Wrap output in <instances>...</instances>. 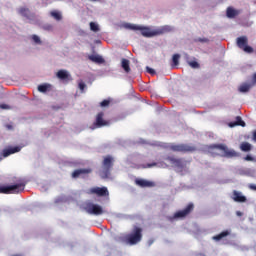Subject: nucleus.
Wrapping results in <instances>:
<instances>
[{
    "label": "nucleus",
    "instance_id": "nucleus-32",
    "mask_svg": "<svg viewBox=\"0 0 256 256\" xmlns=\"http://www.w3.org/2000/svg\"><path fill=\"white\" fill-rule=\"evenodd\" d=\"M90 30L93 32H98L99 31V26L95 22L90 23Z\"/></svg>",
    "mask_w": 256,
    "mask_h": 256
},
{
    "label": "nucleus",
    "instance_id": "nucleus-39",
    "mask_svg": "<svg viewBox=\"0 0 256 256\" xmlns=\"http://www.w3.org/2000/svg\"><path fill=\"white\" fill-rule=\"evenodd\" d=\"M245 161L253 162L254 158L252 156L248 155V156L245 157Z\"/></svg>",
    "mask_w": 256,
    "mask_h": 256
},
{
    "label": "nucleus",
    "instance_id": "nucleus-9",
    "mask_svg": "<svg viewBox=\"0 0 256 256\" xmlns=\"http://www.w3.org/2000/svg\"><path fill=\"white\" fill-rule=\"evenodd\" d=\"M86 212L91 215H102L104 214V210H102L101 205L88 203L86 204Z\"/></svg>",
    "mask_w": 256,
    "mask_h": 256
},
{
    "label": "nucleus",
    "instance_id": "nucleus-40",
    "mask_svg": "<svg viewBox=\"0 0 256 256\" xmlns=\"http://www.w3.org/2000/svg\"><path fill=\"white\" fill-rule=\"evenodd\" d=\"M248 188L252 191H256V184H248Z\"/></svg>",
    "mask_w": 256,
    "mask_h": 256
},
{
    "label": "nucleus",
    "instance_id": "nucleus-43",
    "mask_svg": "<svg viewBox=\"0 0 256 256\" xmlns=\"http://www.w3.org/2000/svg\"><path fill=\"white\" fill-rule=\"evenodd\" d=\"M6 129L7 130H14V126L10 125V124H7L6 125Z\"/></svg>",
    "mask_w": 256,
    "mask_h": 256
},
{
    "label": "nucleus",
    "instance_id": "nucleus-31",
    "mask_svg": "<svg viewBox=\"0 0 256 256\" xmlns=\"http://www.w3.org/2000/svg\"><path fill=\"white\" fill-rule=\"evenodd\" d=\"M166 161H169L170 164H173V163L181 162L182 159H177V158H175V157L169 156V157H166Z\"/></svg>",
    "mask_w": 256,
    "mask_h": 256
},
{
    "label": "nucleus",
    "instance_id": "nucleus-26",
    "mask_svg": "<svg viewBox=\"0 0 256 256\" xmlns=\"http://www.w3.org/2000/svg\"><path fill=\"white\" fill-rule=\"evenodd\" d=\"M240 150H242L243 152H250L251 151V144L248 142H243L240 145Z\"/></svg>",
    "mask_w": 256,
    "mask_h": 256
},
{
    "label": "nucleus",
    "instance_id": "nucleus-25",
    "mask_svg": "<svg viewBox=\"0 0 256 256\" xmlns=\"http://www.w3.org/2000/svg\"><path fill=\"white\" fill-rule=\"evenodd\" d=\"M50 87V84H42L37 87V91H39L40 93H46L47 91H49Z\"/></svg>",
    "mask_w": 256,
    "mask_h": 256
},
{
    "label": "nucleus",
    "instance_id": "nucleus-13",
    "mask_svg": "<svg viewBox=\"0 0 256 256\" xmlns=\"http://www.w3.org/2000/svg\"><path fill=\"white\" fill-rule=\"evenodd\" d=\"M137 31H140V34H142L143 37H154L158 35V32L156 31H151L148 27H142L138 29Z\"/></svg>",
    "mask_w": 256,
    "mask_h": 256
},
{
    "label": "nucleus",
    "instance_id": "nucleus-41",
    "mask_svg": "<svg viewBox=\"0 0 256 256\" xmlns=\"http://www.w3.org/2000/svg\"><path fill=\"white\" fill-rule=\"evenodd\" d=\"M0 108L1 109H10V107L7 104H1Z\"/></svg>",
    "mask_w": 256,
    "mask_h": 256
},
{
    "label": "nucleus",
    "instance_id": "nucleus-28",
    "mask_svg": "<svg viewBox=\"0 0 256 256\" xmlns=\"http://www.w3.org/2000/svg\"><path fill=\"white\" fill-rule=\"evenodd\" d=\"M50 16H52L56 21H60L62 19L61 13L58 11L50 12Z\"/></svg>",
    "mask_w": 256,
    "mask_h": 256
},
{
    "label": "nucleus",
    "instance_id": "nucleus-19",
    "mask_svg": "<svg viewBox=\"0 0 256 256\" xmlns=\"http://www.w3.org/2000/svg\"><path fill=\"white\" fill-rule=\"evenodd\" d=\"M158 166L159 168H167L168 165L165 162H153V163H148L145 166H143V169H148V168H153Z\"/></svg>",
    "mask_w": 256,
    "mask_h": 256
},
{
    "label": "nucleus",
    "instance_id": "nucleus-22",
    "mask_svg": "<svg viewBox=\"0 0 256 256\" xmlns=\"http://www.w3.org/2000/svg\"><path fill=\"white\" fill-rule=\"evenodd\" d=\"M121 68H123L125 73L131 72V68L129 67V60L128 59H122L121 60Z\"/></svg>",
    "mask_w": 256,
    "mask_h": 256
},
{
    "label": "nucleus",
    "instance_id": "nucleus-48",
    "mask_svg": "<svg viewBox=\"0 0 256 256\" xmlns=\"http://www.w3.org/2000/svg\"><path fill=\"white\" fill-rule=\"evenodd\" d=\"M92 1H97V0H92Z\"/></svg>",
    "mask_w": 256,
    "mask_h": 256
},
{
    "label": "nucleus",
    "instance_id": "nucleus-34",
    "mask_svg": "<svg viewBox=\"0 0 256 256\" xmlns=\"http://www.w3.org/2000/svg\"><path fill=\"white\" fill-rule=\"evenodd\" d=\"M31 38H32V41H34V43L39 44V45L42 44L41 38H39V36L32 35Z\"/></svg>",
    "mask_w": 256,
    "mask_h": 256
},
{
    "label": "nucleus",
    "instance_id": "nucleus-38",
    "mask_svg": "<svg viewBox=\"0 0 256 256\" xmlns=\"http://www.w3.org/2000/svg\"><path fill=\"white\" fill-rule=\"evenodd\" d=\"M147 72L150 73V75H155V70L147 66Z\"/></svg>",
    "mask_w": 256,
    "mask_h": 256
},
{
    "label": "nucleus",
    "instance_id": "nucleus-37",
    "mask_svg": "<svg viewBox=\"0 0 256 256\" xmlns=\"http://www.w3.org/2000/svg\"><path fill=\"white\" fill-rule=\"evenodd\" d=\"M42 29H44V31H53V26L48 24V25H44V27H42Z\"/></svg>",
    "mask_w": 256,
    "mask_h": 256
},
{
    "label": "nucleus",
    "instance_id": "nucleus-45",
    "mask_svg": "<svg viewBox=\"0 0 256 256\" xmlns=\"http://www.w3.org/2000/svg\"><path fill=\"white\" fill-rule=\"evenodd\" d=\"M200 42L206 43L207 39H200Z\"/></svg>",
    "mask_w": 256,
    "mask_h": 256
},
{
    "label": "nucleus",
    "instance_id": "nucleus-14",
    "mask_svg": "<svg viewBox=\"0 0 256 256\" xmlns=\"http://www.w3.org/2000/svg\"><path fill=\"white\" fill-rule=\"evenodd\" d=\"M21 151V148L20 147H12V148H9V149H4L2 150V157L6 158V157H9L11 156L12 154H16V153H19Z\"/></svg>",
    "mask_w": 256,
    "mask_h": 256
},
{
    "label": "nucleus",
    "instance_id": "nucleus-24",
    "mask_svg": "<svg viewBox=\"0 0 256 256\" xmlns=\"http://www.w3.org/2000/svg\"><path fill=\"white\" fill-rule=\"evenodd\" d=\"M18 14L22 15L23 17L30 18V9L22 7L18 9Z\"/></svg>",
    "mask_w": 256,
    "mask_h": 256
},
{
    "label": "nucleus",
    "instance_id": "nucleus-44",
    "mask_svg": "<svg viewBox=\"0 0 256 256\" xmlns=\"http://www.w3.org/2000/svg\"><path fill=\"white\" fill-rule=\"evenodd\" d=\"M253 140L256 141V131L253 133Z\"/></svg>",
    "mask_w": 256,
    "mask_h": 256
},
{
    "label": "nucleus",
    "instance_id": "nucleus-17",
    "mask_svg": "<svg viewBox=\"0 0 256 256\" xmlns=\"http://www.w3.org/2000/svg\"><path fill=\"white\" fill-rule=\"evenodd\" d=\"M228 125L230 128L246 126L245 122L242 120V117L240 116L235 117V122H230Z\"/></svg>",
    "mask_w": 256,
    "mask_h": 256
},
{
    "label": "nucleus",
    "instance_id": "nucleus-46",
    "mask_svg": "<svg viewBox=\"0 0 256 256\" xmlns=\"http://www.w3.org/2000/svg\"><path fill=\"white\" fill-rule=\"evenodd\" d=\"M12 256H23L22 254H15V255H12Z\"/></svg>",
    "mask_w": 256,
    "mask_h": 256
},
{
    "label": "nucleus",
    "instance_id": "nucleus-21",
    "mask_svg": "<svg viewBox=\"0 0 256 256\" xmlns=\"http://www.w3.org/2000/svg\"><path fill=\"white\" fill-rule=\"evenodd\" d=\"M256 84H248V83H243L242 85H240V87H238V92H242V93H247L250 91L251 87L255 86Z\"/></svg>",
    "mask_w": 256,
    "mask_h": 256
},
{
    "label": "nucleus",
    "instance_id": "nucleus-30",
    "mask_svg": "<svg viewBox=\"0 0 256 256\" xmlns=\"http://www.w3.org/2000/svg\"><path fill=\"white\" fill-rule=\"evenodd\" d=\"M188 65L192 69H199L200 68L199 63H197L196 61H188Z\"/></svg>",
    "mask_w": 256,
    "mask_h": 256
},
{
    "label": "nucleus",
    "instance_id": "nucleus-23",
    "mask_svg": "<svg viewBox=\"0 0 256 256\" xmlns=\"http://www.w3.org/2000/svg\"><path fill=\"white\" fill-rule=\"evenodd\" d=\"M227 236H229V231H223L221 233H219L218 235L213 236V240L215 241H221V239L226 238Z\"/></svg>",
    "mask_w": 256,
    "mask_h": 256
},
{
    "label": "nucleus",
    "instance_id": "nucleus-16",
    "mask_svg": "<svg viewBox=\"0 0 256 256\" xmlns=\"http://www.w3.org/2000/svg\"><path fill=\"white\" fill-rule=\"evenodd\" d=\"M240 11L235 10L233 7H227L226 9V17L229 19H234L235 17L239 16Z\"/></svg>",
    "mask_w": 256,
    "mask_h": 256
},
{
    "label": "nucleus",
    "instance_id": "nucleus-47",
    "mask_svg": "<svg viewBox=\"0 0 256 256\" xmlns=\"http://www.w3.org/2000/svg\"><path fill=\"white\" fill-rule=\"evenodd\" d=\"M237 215H238V216H240V215H241V213H240V212H237Z\"/></svg>",
    "mask_w": 256,
    "mask_h": 256
},
{
    "label": "nucleus",
    "instance_id": "nucleus-4",
    "mask_svg": "<svg viewBox=\"0 0 256 256\" xmlns=\"http://www.w3.org/2000/svg\"><path fill=\"white\" fill-rule=\"evenodd\" d=\"M210 149L222 151L223 157H226L229 159L239 157V154L237 152H235V150L227 148V146L224 144L212 145V146H210Z\"/></svg>",
    "mask_w": 256,
    "mask_h": 256
},
{
    "label": "nucleus",
    "instance_id": "nucleus-36",
    "mask_svg": "<svg viewBox=\"0 0 256 256\" xmlns=\"http://www.w3.org/2000/svg\"><path fill=\"white\" fill-rule=\"evenodd\" d=\"M172 165H174L175 167H177L178 169H183V161H177L176 163H172Z\"/></svg>",
    "mask_w": 256,
    "mask_h": 256
},
{
    "label": "nucleus",
    "instance_id": "nucleus-11",
    "mask_svg": "<svg viewBox=\"0 0 256 256\" xmlns=\"http://www.w3.org/2000/svg\"><path fill=\"white\" fill-rule=\"evenodd\" d=\"M230 199L234 200L236 203H246L247 202V196H244L242 192H239L237 190L232 191V196H230Z\"/></svg>",
    "mask_w": 256,
    "mask_h": 256
},
{
    "label": "nucleus",
    "instance_id": "nucleus-1",
    "mask_svg": "<svg viewBox=\"0 0 256 256\" xmlns=\"http://www.w3.org/2000/svg\"><path fill=\"white\" fill-rule=\"evenodd\" d=\"M118 239L126 245H137L140 243V241H142V228L134 226L131 233L120 236Z\"/></svg>",
    "mask_w": 256,
    "mask_h": 256
},
{
    "label": "nucleus",
    "instance_id": "nucleus-6",
    "mask_svg": "<svg viewBox=\"0 0 256 256\" xmlns=\"http://www.w3.org/2000/svg\"><path fill=\"white\" fill-rule=\"evenodd\" d=\"M110 125V121L104 120V113L99 112L98 115H96V119L94 120L93 125L90 126L91 130H96L98 128L107 127Z\"/></svg>",
    "mask_w": 256,
    "mask_h": 256
},
{
    "label": "nucleus",
    "instance_id": "nucleus-8",
    "mask_svg": "<svg viewBox=\"0 0 256 256\" xmlns=\"http://www.w3.org/2000/svg\"><path fill=\"white\" fill-rule=\"evenodd\" d=\"M87 194L98 197H109V190H107V187H93L88 190Z\"/></svg>",
    "mask_w": 256,
    "mask_h": 256
},
{
    "label": "nucleus",
    "instance_id": "nucleus-7",
    "mask_svg": "<svg viewBox=\"0 0 256 256\" xmlns=\"http://www.w3.org/2000/svg\"><path fill=\"white\" fill-rule=\"evenodd\" d=\"M237 47L242 49L243 52L251 54L253 53V48L248 46V38L247 36H242L237 38Z\"/></svg>",
    "mask_w": 256,
    "mask_h": 256
},
{
    "label": "nucleus",
    "instance_id": "nucleus-18",
    "mask_svg": "<svg viewBox=\"0 0 256 256\" xmlns=\"http://www.w3.org/2000/svg\"><path fill=\"white\" fill-rule=\"evenodd\" d=\"M56 77L60 80H70L71 76L69 75L68 71L60 70L56 73Z\"/></svg>",
    "mask_w": 256,
    "mask_h": 256
},
{
    "label": "nucleus",
    "instance_id": "nucleus-20",
    "mask_svg": "<svg viewBox=\"0 0 256 256\" xmlns=\"http://www.w3.org/2000/svg\"><path fill=\"white\" fill-rule=\"evenodd\" d=\"M88 60L96 64H103L105 62L104 58H102V56L99 55H90L88 56Z\"/></svg>",
    "mask_w": 256,
    "mask_h": 256
},
{
    "label": "nucleus",
    "instance_id": "nucleus-10",
    "mask_svg": "<svg viewBox=\"0 0 256 256\" xmlns=\"http://www.w3.org/2000/svg\"><path fill=\"white\" fill-rule=\"evenodd\" d=\"M194 205L188 204L183 210H178L174 214V219H183L193 212Z\"/></svg>",
    "mask_w": 256,
    "mask_h": 256
},
{
    "label": "nucleus",
    "instance_id": "nucleus-12",
    "mask_svg": "<svg viewBox=\"0 0 256 256\" xmlns=\"http://www.w3.org/2000/svg\"><path fill=\"white\" fill-rule=\"evenodd\" d=\"M91 173V169H76L72 172V178L77 179L83 177L84 175H89Z\"/></svg>",
    "mask_w": 256,
    "mask_h": 256
},
{
    "label": "nucleus",
    "instance_id": "nucleus-29",
    "mask_svg": "<svg viewBox=\"0 0 256 256\" xmlns=\"http://www.w3.org/2000/svg\"><path fill=\"white\" fill-rule=\"evenodd\" d=\"M179 60H180V54H174V56H172V63L174 67L178 66Z\"/></svg>",
    "mask_w": 256,
    "mask_h": 256
},
{
    "label": "nucleus",
    "instance_id": "nucleus-35",
    "mask_svg": "<svg viewBox=\"0 0 256 256\" xmlns=\"http://www.w3.org/2000/svg\"><path fill=\"white\" fill-rule=\"evenodd\" d=\"M110 105V100L105 99L100 103L101 108H107Z\"/></svg>",
    "mask_w": 256,
    "mask_h": 256
},
{
    "label": "nucleus",
    "instance_id": "nucleus-3",
    "mask_svg": "<svg viewBox=\"0 0 256 256\" xmlns=\"http://www.w3.org/2000/svg\"><path fill=\"white\" fill-rule=\"evenodd\" d=\"M26 183L23 180H18L16 184L9 186H0V194L10 195L19 194L25 190Z\"/></svg>",
    "mask_w": 256,
    "mask_h": 256
},
{
    "label": "nucleus",
    "instance_id": "nucleus-15",
    "mask_svg": "<svg viewBox=\"0 0 256 256\" xmlns=\"http://www.w3.org/2000/svg\"><path fill=\"white\" fill-rule=\"evenodd\" d=\"M136 185L142 188H151L155 187V183L153 181H146L144 179H137Z\"/></svg>",
    "mask_w": 256,
    "mask_h": 256
},
{
    "label": "nucleus",
    "instance_id": "nucleus-5",
    "mask_svg": "<svg viewBox=\"0 0 256 256\" xmlns=\"http://www.w3.org/2000/svg\"><path fill=\"white\" fill-rule=\"evenodd\" d=\"M113 157L112 156H105L104 160L102 161V171H101V176L104 179L109 178L110 176V171L112 170L113 167Z\"/></svg>",
    "mask_w": 256,
    "mask_h": 256
},
{
    "label": "nucleus",
    "instance_id": "nucleus-27",
    "mask_svg": "<svg viewBox=\"0 0 256 256\" xmlns=\"http://www.w3.org/2000/svg\"><path fill=\"white\" fill-rule=\"evenodd\" d=\"M144 27H140L138 25H134V24H124V29H129V30H132V31H137L139 29H142Z\"/></svg>",
    "mask_w": 256,
    "mask_h": 256
},
{
    "label": "nucleus",
    "instance_id": "nucleus-2",
    "mask_svg": "<svg viewBox=\"0 0 256 256\" xmlns=\"http://www.w3.org/2000/svg\"><path fill=\"white\" fill-rule=\"evenodd\" d=\"M164 148L181 154H191L197 151V147L191 144H168Z\"/></svg>",
    "mask_w": 256,
    "mask_h": 256
},
{
    "label": "nucleus",
    "instance_id": "nucleus-33",
    "mask_svg": "<svg viewBox=\"0 0 256 256\" xmlns=\"http://www.w3.org/2000/svg\"><path fill=\"white\" fill-rule=\"evenodd\" d=\"M87 88V84H85L82 80H80V82H78V89H80V91H83Z\"/></svg>",
    "mask_w": 256,
    "mask_h": 256
},
{
    "label": "nucleus",
    "instance_id": "nucleus-42",
    "mask_svg": "<svg viewBox=\"0 0 256 256\" xmlns=\"http://www.w3.org/2000/svg\"><path fill=\"white\" fill-rule=\"evenodd\" d=\"M251 84L256 85V73L253 74V81Z\"/></svg>",
    "mask_w": 256,
    "mask_h": 256
}]
</instances>
